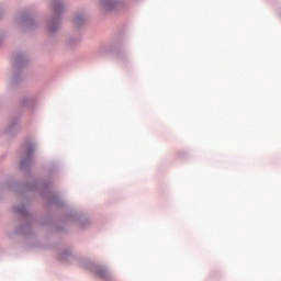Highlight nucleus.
I'll list each match as a JSON object with an SVG mask.
<instances>
[{"label": "nucleus", "instance_id": "nucleus-1", "mask_svg": "<svg viewBox=\"0 0 281 281\" xmlns=\"http://www.w3.org/2000/svg\"><path fill=\"white\" fill-rule=\"evenodd\" d=\"M113 5H115V2H113V0H105L103 2V8L105 10H111L113 8Z\"/></svg>", "mask_w": 281, "mask_h": 281}, {"label": "nucleus", "instance_id": "nucleus-2", "mask_svg": "<svg viewBox=\"0 0 281 281\" xmlns=\"http://www.w3.org/2000/svg\"><path fill=\"white\" fill-rule=\"evenodd\" d=\"M97 274L99 276V278H106L108 272H106V270L101 269V270L97 271Z\"/></svg>", "mask_w": 281, "mask_h": 281}, {"label": "nucleus", "instance_id": "nucleus-3", "mask_svg": "<svg viewBox=\"0 0 281 281\" xmlns=\"http://www.w3.org/2000/svg\"><path fill=\"white\" fill-rule=\"evenodd\" d=\"M80 22H82V18H77L75 21L76 25H80Z\"/></svg>", "mask_w": 281, "mask_h": 281}, {"label": "nucleus", "instance_id": "nucleus-4", "mask_svg": "<svg viewBox=\"0 0 281 281\" xmlns=\"http://www.w3.org/2000/svg\"><path fill=\"white\" fill-rule=\"evenodd\" d=\"M58 8H60V4H55V5H54V9H55V10H58Z\"/></svg>", "mask_w": 281, "mask_h": 281}, {"label": "nucleus", "instance_id": "nucleus-5", "mask_svg": "<svg viewBox=\"0 0 281 281\" xmlns=\"http://www.w3.org/2000/svg\"><path fill=\"white\" fill-rule=\"evenodd\" d=\"M25 164H26L25 160H23V161H22V167L25 166Z\"/></svg>", "mask_w": 281, "mask_h": 281}]
</instances>
